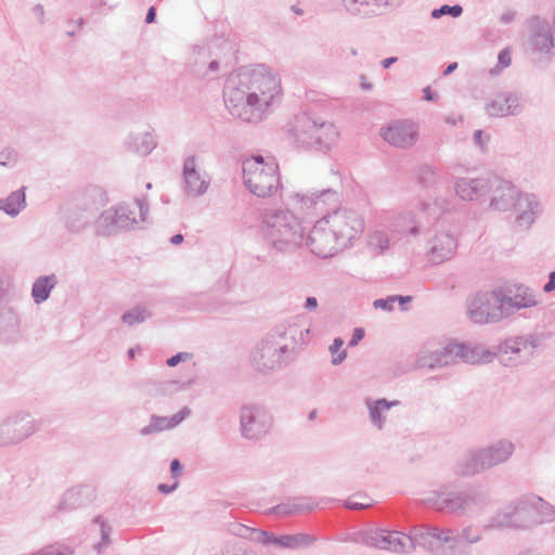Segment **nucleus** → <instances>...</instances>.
I'll list each match as a JSON object with an SVG mask.
<instances>
[{"label":"nucleus","mask_w":555,"mask_h":555,"mask_svg":"<svg viewBox=\"0 0 555 555\" xmlns=\"http://www.w3.org/2000/svg\"><path fill=\"white\" fill-rule=\"evenodd\" d=\"M281 94L279 74L262 64L232 73L223 88L229 114L243 122L254 125L268 117Z\"/></svg>","instance_id":"obj_1"},{"label":"nucleus","mask_w":555,"mask_h":555,"mask_svg":"<svg viewBox=\"0 0 555 555\" xmlns=\"http://www.w3.org/2000/svg\"><path fill=\"white\" fill-rule=\"evenodd\" d=\"M304 331L297 325L279 327L269 333L253 350L250 364L260 374L267 375L287 364L288 354L302 338Z\"/></svg>","instance_id":"obj_2"},{"label":"nucleus","mask_w":555,"mask_h":555,"mask_svg":"<svg viewBox=\"0 0 555 555\" xmlns=\"http://www.w3.org/2000/svg\"><path fill=\"white\" fill-rule=\"evenodd\" d=\"M262 238L275 254L296 251L305 241V229L299 219L289 210H268L262 215Z\"/></svg>","instance_id":"obj_3"},{"label":"nucleus","mask_w":555,"mask_h":555,"mask_svg":"<svg viewBox=\"0 0 555 555\" xmlns=\"http://www.w3.org/2000/svg\"><path fill=\"white\" fill-rule=\"evenodd\" d=\"M490 193V207L498 211L514 208L520 228H529L540 212V204L534 195L519 192L512 182L500 177H491Z\"/></svg>","instance_id":"obj_4"},{"label":"nucleus","mask_w":555,"mask_h":555,"mask_svg":"<svg viewBox=\"0 0 555 555\" xmlns=\"http://www.w3.org/2000/svg\"><path fill=\"white\" fill-rule=\"evenodd\" d=\"M532 511L538 515L534 519L537 522L552 521L555 517L554 507L550 503L540 496L531 495L504 507L496 514L488 527H527L528 518Z\"/></svg>","instance_id":"obj_5"},{"label":"nucleus","mask_w":555,"mask_h":555,"mask_svg":"<svg viewBox=\"0 0 555 555\" xmlns=\"http://www.w3.org/2000/svg\"><path fill=\"white\" fill-rule=\"evenodd\" d=\"M244 183L258 197H269L280 188L279 167L273 160L266 162L260 155L243 162Z\"/></svg>","instance_id":"obj_6"},{"label":"nucleus","mask_w":555,"mask_h":555,"mask_svg":"<svg viewBox=\"0 0 555 555\" xmlns=\"http://www.w3.org/2000/svg\"><path fill=\"white\" fill-rule=\"evenodd\" d=\"M292 135L300 146L328 149L336 142L338 131L330 121L301 114L295 118Z\"/></svg>","instance_id":"obj_7"},{"label":"nucleus","mask_w":555,"mask_h":555,"mask_svg":"<svg viewBox=\"0 0 555 555\" xmlns=\"http://www.w3.org/2000/svg\"><path fill=\"white\" fill-rule=\"evenodd\" d=\"M514 444L508 440H499L486 448L470 450L459 463L457 473L473 476L495 465L506 462L514 452Z\"/></svg>","instance_id":"obj_8"},{"label":"nucleus","mask_w":555,"mask_h":555,"mask_svg":"<svg viewBox=\"0 0 555 555\" xmlns=\"http://www.w3.org/2000/svg\"><path fill=\"white\" fill-rule=\"evenodd\" d=\"M147 212L145 198H138L132 204H121L101 214L98 230L104 235H111L119 230H131L145 220Z\"/></svg>","instance_id":"obj_9"},{"label":"nucleus","mask_w":555,"mask_h":555,"mask_svg":"<svg viewBox=\"0 0 555 555\" xmlns=\"http://www.w3.org/2000/svg\"><path fill=\"white\" fill-rule=\"evenodd\" d=\"M467 314L476 324L496 323L505 318L503 291L477 293L468 304Z\"/></svg>","instance_id":"obj_10"},{"label":"nucleus","mask_w":555,"mask_h":555,"mask_svg":"<svg viewBox=\"0 0 555 555\" xmlns=\"http://www.w3.org/2000/svg\"><path fill=\"white\" fill-rule=\"evenodd\" d=\"M344 248H348L364 231V220L354 210L339 208L323 217Z\"/></svg>","instance_id":"obj_11"},{"label":"nucleus","mask_w":555,"mask_h":555,"mask_svg":"<svg viewBox=\"0 0 555 555\" xmlns=\"http://www.w3.org/2000/svg\"><path fill=\"white\" fill-rule=\"evenodd\" d=\"M411 532L414 547L418 545L431 553H439L444 546L451 551L459 546L457 531L451 528L417 526L412 528Z\"/></svg>","instance_id":"obj_12"},{"label":"nucleus","mask_w":555,"mask_h":555,"mask_svg":"<svg viewBox=\"0 0 555 555\" xmlns=\"http://www.w3.org/2000/svg\"><path fill=\"white\" fill-rule=\"evenodd\" d=\"M306 244L312 254L321 258L333 257L345 249L324 218L311 228Z\"/></svg>","instance_id":"obj_13"},{"label":"nucleus","mask_w":555,"mask_h":555,"mask_svg":"<svg viewBox=\"0 0 555 555\" xmlns=\"http://www.w3.org/2000/svg\"><path fill=\"white\" fill-rule=\"evenodd\" d=\"M380 137L389 145L409 150L420 140V126L412 119H397L380 128Z\"/></svg>","instance_id":"obj_14"},{"label":"nucleus","mask_w":555,"mask_h":555,"mask_svg":"<svg viewBox=\"0 0 555 555\" xmlns=\"http://www.w3.org/2000/svg\"><path fill=\"white\" fill-rule=\"evenodd\" d=\"M272 417L269 412L256 404L244 405L240 412L242 436L246 439H260L271 428Z\"/></svg>","instance_id":"obj_15"},{"label":"nucleus","mask_w":555,"mask_h":555,"mask_svg":"<svg viewBox=\"0 0 555 555\" xmlns=\"http://www.w3.org/2000/svg\"><path fill=\"white\" fill-rule=\"evenodd\" d=\"M338 197L337 191L326 188L315 192H294L288 196V204L299 214L311 215L328 204L337 203Z\"/></svg>","instance_id":"obj_16"},{"label":"nucleus","mask_w":555,"mask_h":555,"mask_svg":"<svg viewBox=\"0 0 555 555\" xmlns=\"http://www.w3.org/2000/svg\"><path fill=\"white\" fill-rule=\"evenodd\" d=\"M459 247L457 234L451 229H436L427 240V257L434 264L452 259Z\"/></svg>","instance_id":"obj_17"},{"label":"nucleus","mask_w":555,"mask_h":555,"mask_svg":"<svg viewBox=\"0 0 555 555\" xmlns=\"http://www.w3.org/2000/svg\"><path fill=\"white\" fill-rule=\"evenodd\" d=\"M540 294L525 284H515L503 291V306L506 317L540 304Z\"/></svg>","instance_id":"obj_18"},{"label":"nucleus","mask_w":555,"mask_h":555,"mask_svg":"<svg viewBox=\"0 0 555 555\" xmlns=\"http://www.w3.org/2000/svg\"><path fill=\"white\" fill-rule=\"evenodd\" d=\"M35 433L34 420L27 415L9 417L0 424V446L21 442Z\"/></svg>","instance_id":"obj_19"},{"label":"nucleus","mask_w":555,"mask_h":555,"mask_svg":"<svg viewBox=\"0 0 555 555\" xmlns=\"http://www.w3.org/2000/svg\"><path fill=\"white\" fill-rule=\"evenodd\" d=\"M437 202L433 205L428 202H418L415 205V211L409 210L398 215L392 220L393 231L402 234H411L416 236L421 233L420 221L416 219L415 212L427 215L430 218L437 217Z\"/></svg>","instance_id":"obj_20"},{"label":"nucleus","mask_w":555,"mask_h":555,"mask_svg":"<svg viewBox=\"0 0 555 555\" xmlns=\"http://www.w3.org/2000/svg\"><path fill=\"white\" fill-rule=\"evenodd\" d=\"M183 180L184 191L192 197L204 195L210 185L209 177L205 172H201L198 170L197 159L194 155L184 159Z\"/></svg>","instance_id":"obj_21"},{"label":"nucleus","mask_w":555,"mask_h":555,"mask_svg":"<svg viewBox=\"0 0 555 555\" xmlns=\"http://www.w3.org/2000/svg\"><path fill=\"white\" fill-rule=\"evenodd\" d=\"M463 347L460 344H448L440 349L422 352L417 358V364L421 367L436 369L457 363Z\"/></svg>","instance_id":"obj_22"},{"label":"nucleus","mask_w":555,"mask_h":555,"mask_svg":"<svg viewBox=\"0 0 555 555\" xmlns=\"http://www.w3.org/2000/svg\"><path fill=\"white\" fill-rule=\"evenodd\" d=\"M538 344L539 338L533 334L511 337L499 346L498 352L502 361L517 360L521 358V353L531 356L538 347Z\"/></svg>","instance_id":"obj_23"},{"label":"nucleus","mask_w":555,"mask_h":555,"mask_svg":"<svg viewBox=\"0 0 555 555\" xmlns=\"http://www.w3.org/2000/svg\"><path fill=\"white\" fill-rule=\"evenodd\" d=\"M474 501V498L464 492H434L427 498V502L433 504L438 511L451 513L465 512Z\"/></svg>","instance_id":"obj_24"},{"label":"nucleus","mask_w":555,"mask_h":555,"mask_svg":"<svg viewBox=\"0 0 555 555\" xmlns=\"http://www.w3.org/2000/svg\"><path fill=\"white\" fill-rule=\"evenodd\" d=\"M491 189V177H463L454 182L455 194L463 201H476Z\"/></svg>","instance_id":"obj_25"},{"label":"nucleus","mask_w":555,"mask_h":555,"mask_svg":"<svg viewBox=\"0 0 555 555\" xmlns=\"http://www.w3.org/2000/svg\"><path fill=\"white\" fill-rule=\"evenodd\" d=\"M529 46L533 52L548 54L555 48V34H551L547 22L535 18L530 23Z\"/></svg>","instance_id":"obj_26"},{"label":"nucleus","mask_w":555,"mask_h":555,"mask_svg":"<svg viewBox=\"0 0 555 555\" xmlns=\"http://www.w3.org/2000/svg\"><path fill=\"white\" fill-rule=\"evenodd\" d=\"M520 111L519 98L513 93H500L486 105V112L491 117L517 115Z\"/></svg>","instance_id":"obj_27"},{"label":"nucleus","mask_w":555,"mask_h":555,"mask_svg":"<svg viewBox=\"0 0 555 555\" xmlns=\"http://www.w3.org/2000/svg\"><path fill=\"white\" fill-rule=\"evenodd\" d=\"M190 414L191 410L188 406H184L171 417L153 415L151 417V423L147 426L141 428L140 434L142 436H147L153 433L171 429L178 426Z\"/></svg>","instance_id":"obj_28"},{"label":"nucleus","mask_w":555,"mask_h":555,"mask_svg":"<svg viewBox=\"0 0 555 555\" xmlns=\"http://www.w3.org/2000/svg\"><path fill=\"white\" fill-rule=\"evenodd\" d=\"M391 0H343L344 7L352 15H376L387 7Z\"/></svg>","instance_id":"obj_29"},{"label":"nucleus","mask_w":555,"mask_h":555,"mask_svg":"<svg viewBox=\"0 0 555 555\" xmlns=\"http://www.w3.org/2000/svg\"><path fill=\"white\" fill-rule=\"evenodd\" d=\"M463 351L460 353L461 361L469 364L489 363L493 360L495 353L487 349L483 345L460 344Z\"/></svg>","instance_id":"obj_30"},{"label":"nucleus","mask_w":555,"mask_h":555,"mask_svg":"<svg viewBox=\"0 0 555 555\" xmlns=\"http://www.w3.org/2000/svg\"><path fill=\"white\" fill-rule=\"evenodd\" d=\"M391 531L380 529H370L360 534V542L370 547L390 551Z\"/></svg>","instance_id":"obj_31"},{"label":"nucleus","mask_w":555,"mask_h":555,"mask_svg":"<svg viewBox=\"0 0 555 555\" xmlns=\"http://www.w3.org/2000/svg\"><path fill=\"white\" fill-rule=\"evenodd\" d=\"M0 335L5 341L15 340L18 337V318L10 309L0 311Z\"/></svg>","instance_id":"obj_32"},{"label":"nucleus","mask_w":555,"mask_h":555,"mask_svg":"<svg viewBox=\"0 0 555 555\" xmlns=\"http://www.w3.org/2000/svg\"><path fill=\"white\" fill-rule=\"evenodd\" d=\"M57 278L55 274L39 276L33 284L31 296L36 304L46 301L51 291L56 286Z\"/></svg>","instance_id":"obj_33"},{"label":"nucleus","mask_w":555,"mask_h":555,"mask_svg":"<svg viewBox=\"0 0 555 555\" xmlns=\"http://www.w3.org/2000/svg\"><path fill=\"white\" fill-rule=\"evenodd\" d=\"M399 404V401H388L386 399H378L376 401H372L370 399L366 400V405L370 412L371 422L378 428L382 429L385 423L383 418V413L388 411L391 406H396Z\"/></svg>","instance_id":"obj_34"},{"label":"nucleus","mask_w":555,"mask_h":555,"mask_svg":"<svg viewBox=\"0 0 555 555\" xmlns=\"http://www.w3.org/2000/svg\"><path fill=\"white\" fill-rule=\"evenodd\" d=\"M314 508V504L310 498L296 499L283 504H279L272 508L276 515H289L295 513L309 512Z\"/></svg>","instance_id":"obj_35"},{"label":"nucleus","mask_w":555,"mask_h":555,"mask_svg":"<svg viewBox=\"0 0 555 555\" xmlns=\"http://www.w3.org/2000/svg\"><path fill=\"white\" fill-rule=\"evenodd\" d=\"M156 146L154 137L149 133H139L131 137L129 149L142 156L150 154Z\"/></svg>","instance_id":"obj_36"},{"label":"nucleus","mask_w":555,"mask_h":555,"mask_svg":"<svg viewBox=\"0 0 555 555\" xmlns=\"http://www.w3.org/2000/svg\"><path fill=\"white\" fill-rule=\"evenodd\" d=\"M315 541V538L306 533L298 534H285L280 535L274 540V544H278L282 547L287 548H297L300 546H307L312 544Z\"/></svg>","instance_id":"obj_37"},{"label":"nucleus","mask_w":555,"mask_h":555,"mask_svg":"<svg viewBox=\"0 0 555 555\" xmlns=\"http://www.w3.org/2000/svg\"><path fill=\"white\" fill-rule=\"evenodd\" d=\"M389 538H391V552L406 554L414 551L412 532H410V534H405L400 531H391V535H389Z\"/></svg>","instance_id":"obj_38"},{"label":"nucleus","mask_w":555,"mask_h":555,"mask_svg":"<svg viewBox=\"0 0 555 555\" xmlns=\"http://www.w3.org/2000/svg\"><path fill=\"white\" fill-rule=\"evenodd\" d=\"M25 206V193L23 190L12 192L7 199H0V209L10 216H16Z\"/></svg>","instance_id":"obj_39"},{"label":"nucleus","mask_w":555,"mask_h":555,"mask_svg":"<svg viewBox=\"0 0 555 555\" xmlns=\"http://www.w3.org/2000/svg\"><path fill=\"white\" fill-rule=\"evenodd\" d=\"M369 246L376 254L385 253L390 246L389 235L384 231H374L369 235Z\"/></svg>","instance_id":"obj_40"},{"label":"nucleus","mask_w":555,"mask_h":555,"mask_svg":"<svg viewBox=\"0 0 555 555\" xmlns=\"http://www.w3.org/2000/svg\"><path fill=\"white\" fill-rule=\"evenodd\" d=\"M89 492V488L81 486L78 488L69 489L65 492L62 505L64 508H74L80 506L83 502L81 496L83 493Z\"/></svg>","instance_id":"obj_41"},{"label":"nucleus","mask_w":555,"mask_h":555,"mask_svg":"<svg viewBox=\"0 0 555 555\" xmlns=\"http://www.w3.org/2000/svg\"><path fill=\"white\" fill-rule=\"evenodd\" d=\"M151 317V313L147 309L143 307H135L121 315V320L129 326H132L138 323L144 322L146 319Z\"/></svg>","instance_id":"obj_42"},{"label":"nucleus","mask_w":555,"mask_h":555,"mask_svg":"<svg viewBox=\"0 0 555 555\" xmlns=\"http://www.w3.org/2000/svg\"><path fill=\"white\" fill-rule=\"evenodd\" d=\"M343 346L344 339L340 337H336L330 346L328 350L333 356L331 361L333 365H339L347 358V351L343 349Z\"/></svg>","instance_id":"obj_43"},{"label":"nucleus","mask_w":555,"mask_h":555,"mask_svg":"<svg viewBox=\"0 0 555 555\" xmlns=\"http://www.w3.org/2000/svg\"><path fill=\"white\" fill-rule=\"evenodd\" d=\"M459 544L463 541V542H466L468 544H475V543H478L481 538H482V533H481V530L476 528V527H473V526H466L462 529L461 533H459Z\"/></svg>","instance_id":"obj_44"},{"label":"nucleus","mask_w":555,"mask_h":555,"mask_svg":"<svg viewBox=\"0 0 555 555\" xmlns=\"http://www.w3.org/2000/svg\"><path fill=\"white\" fill-rule=\"evenodd\" d=\"M93 521L100 527L101 542L95 545V548L98 552H101V548L107 546L111 542L109 535L112 532V528L106 524V521L101 516L95 517Z\"/></svg>","instance_id":"obj_45"},{"label":"nucleus","mask_w":555,"mask_h":555,"mask_svg":"<svg viewBox=\"0 0 555 555\" xmlns=\"http://www.w3.org/2000/svg\"><path fill=\"white\" fill-rule=\"evenodd\" d=\"M436 171L433 167L424 165L418 170V181L426 188L435 183Z\"/></svg>","instance_id":"obj_46"},{"label":"nucleus","mask_w":555,"mask_h":555,"mask_svg":"<svg viewBox=\"0 0 555 555\" xmlns=\"http://www.w3.org/2000/svg\"><path fill=\"white\" fill-rule=\"evenodd\" d=\"M462 12H463V9L459 4H455L452 7L444 4V5L440 7L439 9L433 10L431 17L439 18L442 15H447V14H450L453 17H459L462 14Z\"/></svg>","instance_id":"obj_47"},{"label":"nucleus","mask_w":555,"mask_h":555,"mask_svg":"<svg viewBox=\"0 0 555 555\" xmlns=\"http://www.w3.org/2000/svg\"><path fill=\"white\" fill-rule=\"evenodd\" d=\"M231 531L235 535H238L241 538L254 541V533L253 532H256V529L246 527V526L241 525V524H235V525H233Z\"/></svg>","instance_id":"obj_48"},{"label":"nucleus","mask_w":555,"mask_h":555,"mask_svg":"<svg viewBox=\"0 0 555 555\" xmlns=\"http://www.w3.org/2000/svg\"><path fill=\"white\" fill-rule=\"evenodd\" d=\"M397 302V297L395 295L388 296L387 298H379L374 300L373 306L375 309H383L386 311H391L393 309V305Z\"/></svg>","instance_id":"obj_49"},{"label":"nucleus","mask_w":555,"mask_h":555,"mask_svg":"<svg viewBox=\"0 0 555 555\" xmlns=\"http://www.w3.org/2000/svg\"><path fill=\"white\" fill-rule=\"evenodd\" d=\"M253 533H254V541L261 543V544H269V543L274 544V540L279 538V537H274L273 534H271L267 531L259 530V529H256V532H253Z\"/></svg>","instance_id":"obj_50"},{"label":"nucleus","mask_w":555,"mask_h":555,"mask_svg":"<svg viewBox=\"0 0 555 555\" xmlns=\"http://www.w3.org/2000/svg\"><path fill=\"white\" fill-rule=\"evenodd\" d=\"M219 70V63L217 61H211L207 67V69H202L196 65L195 72L202 78H209L210 74H215Z\"/></svg>","instance_id":"obj_51"},{"label":"nucleus","mask_w":555,"mask_h":555,"mask_svg":"<svg viewBox=\"0 0 555 555\" xmlns=\"http://www.w3.org/2000/svg\"><path fill=\"white\" fill-rule=\"evenodd\" d=\"M16 152L11 149H5L0 152V165L7 166L12 162L16 160Z\"/></svg>","instance_id":"obj_52"},{"label":"nucleus","mask_w":555,"mask_h":555,"mask_svg":"<svg viewBox=\"0 0 555 555\" xmlns=\"http://www.w3.org/2000/svg\"><path fill=\"white\" fill-rule=\"evenodd\" d=\"M364 337V330L361 327H356L352 333V337L348 343L349 347H356Z\"/></svg>","instance_id":"obj_53"},{"label":"nucleus","mask_w":555,"mask_h":555,"mask_svg":"<svg viewBox=\"0 0 555 555\" xmlns=\"http://www.w3.org/2000/svg\"><path fill=\"white\" fill-rule=\"evenodd\" d=\"M190 358H191L190 353H188V352H179V353L172 356L171 358H169L167 360V365L168 366H176L179 362L188 360Z\"/></svg>","instance_id":"obj_54"},{"label":"nucleus","mask_w":555,"mask_h":555,"mask_svg":"<svg viewBox=\"0 0 555 555\" xmlns=\"http://www.w3.org/2000/svg\"><path fill=\"white\" fill-rule=\"evenodd\" d=\"M488 141V137L483 134L481 130H476L474 133V142L480 149L485 147L486 142Z\"/></svg>","instance_id":"obj_55"},{"label":"nucleus","mask_w":555,"mask_h":555,"mask_svg":"<svg viewBox=\"0 0 555 555\" xmlns=\"http://www.w3.org/2000/svg\"><path fill=\"white\" fill-rule=\"evenodd\" d=\"M499 65L507 67L511 64V54L507 50H502L498 56Z\"/></svg>","instance_id":"obj_56"},{"label":"nucleus","mask_w":555,"mask_h":555,"mask_svg":"<svg viewBox=\"0 0 555 555\" xmlns=\"http://www.w3.org/2000/svg\"><path fill=\"white\" fill-rule=\"evenodd\" d=\"M33 14L35 15V17L37 18V21L40 24L44 23V9H43V7L41 4H36L33 8Z\"/></svg>","instance_id":"obj_57"},{"label":"nucleus","mask_w":555,"mask_h":555,"mask_svg":"<svg viewBox=\"0 0 555 555\" xmlns=\"http://www.w3.org/2000/svg\"><path fill=\"white\" fill-rule=\"evenodd\" d=\"M346 507L350 508V509H363V508H366L369 507L371 504L370 503H360V502H356L353 500H348L346 502Z\"/></svg>","instance_id":"obj_58"},{"label":"nucleus","mask_w":555,"mask_h":555,"mask_svg":"<svg viewBox=\"0 0 555 555\" xmlns=\"http://www.w3.org/2000/svg\"><path fill=\"white\" fill-rule=\"evenodd\" d=\"M171 474L173 478H177L182 470L181 464L178 460H173L170 465Z\"/></svg>","instance_id":"obj_59"},{"label":"nucleus","mask_w":555,"mask_h":555,"mask_svg":"<svg viewBox=\"0 0 555 555\" xmlns=\"http://www.w3.org/2000/svg\"><path fill=\"white\" fill-rule=\"evenodd\" d=\"M555 288V272L548 275V282L543 286L544 292L550 293Z\"/></svg>","instance_id":"obj_60"},{"label":"nucleus","mask_w":555,"mask_h":555,"mask_svg":"<svg viewBox=\"0 0 555 555\" xmlns=\"http://www.w3.org/2000/svg\"><path fill=\"white\" fill-rule=\"evenodd\" d=\"M305 309L309 310V311H312V310H315L318 308V300L315 297H308L306 299V302L304 305Z\"/></svg>","instance_id":"obj_61"},{"label":"nucleus","mask_w":555,"mask_h":555,"mask_svg":"<svg viewBox=\"0 0 555 555\" xmlns=\"http://www.w3.org/2000/svg\"><path fill=\"white\" fill-rule=\"evenodd\" d=\"M395 297H397V301L400 304V309L402 311L406 310L408 308L405 307V304H409L412 301V297L411 296H400V295H395Z\"/></svg>","instance_id":"obj_62"},{"label":"nucleus","mask_w":555,"mask_h":555,"mask_svg":"<svg viewBox=\"0 0 555 555\" xmlns=\"http://www.w3.org/2000/svg\"><path fill=\"white\" fill-rule=\"evenodd\" d=\"M178 487V482L176 481L173 485L171 486H168V485H165V483H160L158 486V490L162 492V493H170L172 491H175Z\"/></svg>","instance_id":"obj_63"},{"label":"nucleus","mask_w":555,"mask_h":555,"mask_svg":"<svg viewBox=\"0 0 555 555\" xmlns=\"http://www.w3.org/2000/svg\"><path fill=\"white\" fill-rule=\"evenodd\" d=\"M223 555H250L248 553H246L244 550L242 548H237L235 551H230V550H227L225 553Z\"/></svg>","instance_id":"obj_64"}]
</instances>
